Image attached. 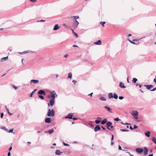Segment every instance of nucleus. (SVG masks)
Instances as JSON below:
<instances>
[{
	"instance_id": "obj_16",
	"label": "nucleus",
	"mask_w": 156,
	"mask_h": 156,
	"mask_svg": "<svg viewBox=\"0 0 156 156\" xmlns=\"http://www.w3.org/2000/svg\"><path fill=\"white\" fill-rule=\"evenodd\" d=\"M119 86L122 88H125L126 87L124 86V83L122 82L120 83Z\"/></svg>"
},
{
	"instance_id": "obj_9",
	"label": "nucleus",
	"mask_w": 156,
	"mask_h": 156,
	"mask_svg": "<svg viewBox=\"0 0 156 156\" xmlns=\"http://www.w3.org/2000/svg\"><path fill=\"white\" fill-rule=\"evenodd\" d=\"M104 108L106 109L107 110L110 112L112 113V109L110 108V107H108L107 106H106L104 107Z\"/></svg>"
},
{
	"instance_id": "obj_5",
	"label": "nucleus",
	"mask_w": 156,
	"mask_h": 156,
	"mask_svg": "<svg viewBox=\"0 0 156 156\" xmlns=\"http://www.w3.org/2000/svg\"><path fill=\"white\" fill-rule=\"evenodd\" d=\"M73 115V114L72 113H69L68 115L67 116H66L65 118V119H72V117Z\"/></svg>"
},
{
	"instance_id": "obj_43",
	"label": "nucleus",
	"mask_w": 156,
	"mask_h": 156,
	"mask_svg": "<svg viewBox=\"0 0 156 156\" xmlns=\"http://www.w3.org/2000/svg\"><path fill=\"white\" fill-rule=\"evenodd\" d=\"M124 98L122 96H119V99L120 100H122Z\"/></svg>"
},
{
	"instance_id": "obj_57",
	"label": "nucleus",
	"mask_w": 156,
	"mask_h": 156,
	"mask_svg": "<svg viewBox=\"0 0 156 156\" xmlns=\"http://www.w3.org/2000/svg\"><path fill=\"white\" fill-rule=\"evenodd\" d=\"M129 128H130L131 129V130H133V128H132V126H130V127H129Z\"/></svg>"
},
{
	"instance_id": "obj_19",
	"label": "nucleus",
	"mask_w": 156,
	"mask_h": 156,
	"mask_svg": "<svg viewBox=\"0 0 156 156\" xmlns=\"http://www.w3.org/2000/svg\"><path fill=\"white\" fill-rule=\"evenodd\" d=\"M62 152H60V151L59 150H56L55 151V154L56 155H60L62 153Z\"/></svg>"
},
{
	"instance_id": "obj_47",
	"label": "nucleus",
	"mask_w": 156,
	"mask_h": 156,
	"mask_svg": "<svg viewBox=\"0 0 156 156\" xmlns=\"http://www.w3.org/2000/svg\"><path fill=\"white\" fill-rule=\"evenodd\" d=\"M114 139V136L113 135H112V137L111 138V141H112Z\"/></svg>"
},
{
	"instance_id": "obj_25",
	"label": "nucleus",
	"mask_w": 156,
	"mask_h": 156,
	"mask_svg": "<svg viewBox=\"0 0 156 156\" xmlns=\"http://www.w3.org/2000/svg\"><path fill=\"white\" fill-rule=\"evenodd\" d=\"M72 73H69L68 74V78H71L72 77Z\"/></svg>"
},
{
	"instance_id": "obj_11",
	"label": "nucleus",
	"mask_w": 156,
	"mask_h": 156,
	"mask_svg": "<svg viewBox=\"0 0 156 156\" xmlns=\"http://www.w3.org/2000/svg\"><path fill=\"white\" fill-rule=\"evenodd\" d=\"M131 114L134 116H137L138 115V112L136 111H133Z\"/></svg>"
},
{
	"instance_id": "obj_7",
	"label": "nucleus",
	"mask_w": 156,
	"mask_h": 156,
	"mask_svg": "<svg viewBox=\"0 0 156 156\" xmlns=\"http://www.w3.org/2000/svg\"><path fill=\"white\" fill-rule=\"evenodd\" d=\"M112 123L111 122H108L107 123L106 125H107V128L108 129H109V130H110L111 129L109 128V127L110 126H112Z\"/></svg>"
},
{
	"instance_id": "obj_14",
	"label": "nucleus",
	"mask_w": 156,
	"mask_h": 156,
	"mask_svg": "<svg viewBox=\"0 0 156 156\" xmlns=\"http://www.w3.org/2000/svg\"><path fill=\"white\" fill-rule=\"evenodd\" d=\"M79 22L76 20H75L74 23V26L75 28L76 27L79 25Z\"/></svg>"
},
{
	"instance_id": "obj_59",
	"label": "nucleus",
	"mask_w": 156,
	"mask_h": 156,
	"mask_svg": "<svg viewBox=\"0 0 156 156\" xmlns=\"http://www.w3.org/2000/svg\"><path fill=\"white\" fill-rule=\"evenodd\" d=\"M12 149V147H10L9 149V151H10Z\"/></svg>"
},
{
	"instance_id": "obj_28",
	"label": "nucleus",
	"mask_w": 156,
	"mask_h": 156,
	"mask_svg": "<svg viewBox=\"0 0 156 156\" xmlns=\"http://www.w3.org/2000/svg\"><path fill=\"white\" fill-rule=\"evenodd\" d=\"M113 97L115 99H117L118 98V96L116 94H114V95L113 96Z\"/></svg>"
},
{
	"instance_id": "obj_18",
	"label": "nucleus",
	"mask_w": 156,
	"mask_h": 156,
	"mask_svg": "<svg viewBox=\"0 0 156 156\" xmlns=\"http://www.w3.org/2000/svg\"><path fill=\"white\" fill-rule=\"evenodd\" d=\"M60 28V27H58V24H56L55 25L54 27L53 28L54 30H57Z\"/></svg>"
},
{
	"instance_id": "obj_55",
	"label": "nucleus",
	"mask_w": 156,
	"mask_h": 156,
	"mask_svg": "<svg viewBox=\"0 0 156 156\" xmlns=\"http://www.w3.org/2000/svg\"><path fill=\"white\" fill-rule=\"evenodd\" d=\"M156 90V87L154 88V89H153L151 90V91H153L155 90Z\"/></svg>"
},
{
	"instance_id": "obj_6",
	"label": "nucleus",
	"mask_w": 156,
	"mask_h": 156,
	"mask_svg": "<svg viewBox=\"0 0 156 156\" xmlns=\"http://www.w3.org/2000/svg\"><path fill=\"white\" fill-rule=\"evenodd\" d=\"M38 94H43L44 95H45L46 94L45 91L43 90H40L38 92Z\"/></svg>"
},
{
	"instance_id": "obj_32",
	"label": "nucleus",
	"mask_w": 156,
	"mask_h": 156,
	"mask_svg": "<svg viewBox=\"0 0 156 156\" xmlns=\"http://www.w3.org/2000/svg\"><path fill=\"white\" fill-rule=\"evenodd\" d=\"M29 52V51H24L23 52H21L20 53V54H26V53H28Z\"/></svg>"
},
{
	"instance_id": "obj_48",
	"label": "nucleus",
	"mask_w": 156,
	"mask_h": 156,
	"mask_svg": "<svg viewBox=\"0 0 156 156\" xmlns=\"http://www.w3.org/2000/svg\"><path fill=\"white\" fill-rule=\"evenodd\" d=\"M119 150H122L121 147L119 145Z\"/></svg>"
},
{
	"instance_id": "obj_31",
	"label": "nucleus",
	"mask_w": 156,
	"mask_h": 156,
	"mask_svg": "<svg viewBox=\"0 0 156 156\" xmlns=\"http://www.w3.org/2000/svg\"><path fill=\"white\" fill-rule=\"evenodd\" d=\"M106 22H100V23L102 25V26L103 27L105 26L104 24Z\"/></svg>"
},
{
	"instance_id": "obj_30",
	"label": "nucleus",
	"mask_w": 156,
	"mask_h": 156,
	"mask_svg": "<svg viewBox=\"0 0 156 156\" xmlns=\"http://www.w3.org/2000/svg\"><path fill=\"white\" fill-rule=\"evenodd\" d=\"M137 80L136 78H134L133 79L132 82L133 83H135Z\"/></svg>"
},
{
	"instance_id": "obj_3",
	"label": "nucleus",
	"mask_w": 156,
	"mask_h": 156,
	"mask_svg": "<svg viewBox=\"0 0 156 156\" xmlns=\"http://www.w3.org/2000/svg\"><path fill=\"white\" fill-rule=\"evenodd\" d=\"M55 103V100L53 99H51L49 101V103H48V105L49 106L50 105L51 106H52Z\"/></svg>"
},
{
	"instance_id": "obj_27",
	"label": "nucleus",
	"mask_w": 156,
	"mask_h": 156,
	"mask_svg": "<svg viewBox=\"0 0 156 156\" xmlns=\"http://www.w3.org/2000/svg\"><path fill=\"white\" fill-rule=\"evenodd\" d=\"M100 99L102 101H106V99L104 97H101L100 98Z\"/></svg>"
},
{
	"instance_id": "obj_36",
	"label": "nucleus",
	"mask_w": 156,
	"mask_h": 156,
	"mask_svg": "<svg viewBox=\"0 0 156 156\" xmlns=\"http://www.w3.org/2000/svg\"><path fill=\"white\" fill-rule=\"evenodd\" d=\"M120 130L122 132H126L128 131V130L126 129H121Z\"/></svg>"
},
{
	"instance_id": "obj_26",
	"label": "nucleus",
	"mask_w": 156,
	"mask_h": 156,
	"mask_svg": "<svg viewBox=\"0 0 156 156\" xmlns=\"http://www.w3.org/2000/svg\"><path fill=\"white\" fill-rule=\"evenodd\" d=\"M147 150L146 148H144V154H147Z\"/></svg>"
},
{
	"instance_id": "obj_17",
	"label": "nucleus",
	"mask_w": 156,
	"mask_h": 156,
	"mask_svg": "<svg viewBox=\"0 0 156 156\" xmlns=\"http://www.w3.org/2000/svg\"><path fill=\"white\" fill-rule=\"evenodd\" d=\"M8 56L5 57H3L1 58V60L2 61H5L8 60Z\"/></svg>"
},
{
	"instance_id": "obj_56",
	"label": "nucleus",
	"mask_w": 156,
	"mask_h": 156,
	"mask_svg": "<svg viewBox=\"0 0 156 156\" xmlns=\"http://www.w3.org/2000/svg\"><path fill=\"white\" fill-rule=\"evenodd\" d=\"M73 82L74 83H75L76 82V80H73Z\"/></svg>"
},
{
	"instance_id": "obj_1",
	"label": "nucleus",
	"mask_w": 156,
	"mask_h": 156,
	"mask_svg": "<svg viewBox=\"0 0 156 156\" xmlns=\"http://www.w3.org/2000/svg\"><path fill=\"white\" fill-rule=\"evenodd\" d=\"M47 115L48 116H51L53 117L55 115V112L54 110L52 109L51 110L49 109L48 110Z\"/></svg>"
},
{
	"instance_id": "obj_50",
	"label": "nucleus",
	"mask_w": 156,
	"mask_h": 156,
	"mask_svg": "<svg viewBox=\"0 0 156 156\" xmlns=\"http://www.w3.org/2000/svg\"><path fill=\"white\" fill-rule=\"evenodd\" d=\"M91 123H94V122H91L90 123V125L91 126H93V125H92V124H91Z\"/></svg>"
},
{
	"instance_id": "obj_33",
	"label": "nucleus",
	"mask_w": 156,
	"mask_h": 156,
	"mask_svg": "<svg viewBox=\"0 0 156 156\" xmlns=\"http://www.w3.org/2000/svg\"><path fill=\"white\" fill-rule=\"evenodd\" d=\"M152 140L154 143L156 144V138H153Z\"/></svg>"
},
{
	"instance_id": "obj_58",
	"label": "nucleus",
	"mask_w": 156,
	"mask_h": 156,
	"mask_svg": "<svg viewBox=\"0 0 156 156\" xmlns=\"http://www.w3.org/2000/svg\"><path fill=\"white\" fill-rule=\"evenodd\" d=\"M73 47H78V46L76 45H73Z\"/></svg>"
},
{
	"instance_id": "obj_38",
	"label": "nucleus",
	"mask_w": 156,
	"mask_h": 156,
	"mask_svg": "<svg viewBox=\"0 0 156 156\" xmlns=\"http://www.w3.org/2000/svg\"><path fill=\"white\" fill-rule=\"evenodd\" d=\"M31 2H37V0H29Z\"/></svg>"
},
{
	"instance_id": "obj_62",
	"label": "nucleus",
	"mask_w": 156,
	"mask_h": 156,
	"mask_svg": "<svg viewBox=\"0 0 156 156\" xmlns=\"http://www.w3.org/2000/svg\"><path fill=\"white\" fill-rule=\"evenodd\" d=\"M128 41H129L131 43H132V42H133V41H131V40H130V39H128Z\"/></svg>"
},
{
	"instance_id": "obj_23",
	"label": "nucleus",
	"mask_w": 156,
	"mask_h": 156,
	"mask_svg": "<svg viewBox=\"0 0 156 156\" xmlns=\"http://www.w3.org/2000/svg\"><path fill=\"white\" fill-rule=\"evenodd\" d=\"M108 97L109 99H110L111 98H113V95L112 93H109L108 94Z\"/></svg>"
},
{
	"instance_id": "obj_45",
	"label": "nucleus",
	"mask_w": 156,
	"mask_h": 156,
	"mask_svg": "<svg viewBox=\"0 0 156 156\" xmlns=\"http://www.w3.org/2000/svg\"><path fill=\"white\" fill-rule=\"evenodd\" d=\"M13 129H11L9 131V133H13Z\"/></svg>"
},
{
	"instance_id": "obj_13",
	"label": "nucleus",
	"mask_w": 156,
	"mask_h": 156,
	"mask_svg": "<svg viewBox=\"0 0 156 156\" xmlns=\"http://www.w3.org/2000/svg\"><path fill=\"white\" fill-rule=\"evenodd\" d=\"M101 128L98 125H97L96 126L94 129V131L95 132H96L98 130H99Z\"/></svg>"
},
{
	"instance_id": "obj_15",
	"label": "nucleus",
	"mask_w": 156,
	"mask_h": 156,
	"mask_svg": "<svg viewBox=\"0 0 156 156\" xmlns=\"http://www.w3.org/2000/svg\"><path fill=\"white\" fill-rule=\"evenodd\" d=\"M39 82V81L38 80H31V83H37Z\"/></svg>"
},
{
	"instance_id": "obj_53",
	"label": "nucleus",
	"mask_w": 156,
	"mask_h": 156,
	"mask_svg": "<svg viewBox=\"0 0 156 156\" xmlns=\"http://www.w3.org/2000/svg\"><path fill=\"white\" fill-rule=\"evenodd\" d=\"M68 56H69V55L68 54H66L65 55L64 57L66 58Z\"/></svg>"
},
{
	"instance_id": "obj_39",
	"label": "nucleus",
	"mask_w": 156,
	"mask_h": 156,
	"mask_svg": "<svg viewBox=\"0 0 156 156\" xmlns=\"http://www.w3.org/2000/svg\"><path fill=\"white\" fill-rule=\"evenodd\" d=\"M12 87L13 88H14L16 90L17 88V87H16V86H15L14 85H12Z\"/></svg>"
},
{
	"instance_id": "obj_52",
	"label": "nucleus",
	"mask_w": 156,
	"mask_h": 156,
	"mask_svg": "<svg viewBox=\"0 0 156 156\" xmlns=\"http://www.w3.org/2000/svg\"><path fill=\"white\" fill-rule=\"evenodd\" d=\"M10 155H11V154H10V152L9 151L8 154V156H10Z\"/></svg>"
},
{
	"instance_id": "obj_8",
	"label": "nucleus",
	"mask_w": 156,
	"mask_h": 156,
	"mask_svg": "<svg viewBox=\"0 0 156 156\" xmlns=\"http://www.w3.org/2000/svg\"><path fill=\"white\" fill-rule=\"evenodd\" d=\"M144 86L148 90H150L152 88H153L154 87L153 85H145Z\"/></svg>"
},
{
	"instance_id": "obj_21",
	"label": "nucleus",
	"mask_w": 156,
	"mask_h": 156,
	"mask_svg": "<svg viewBox=\"0 0 156 156\" xmlns=\"http://www.w3.org/2000/svg\"><path fill=\"white\" fill-rule=\"evenodd\" d=\"M145 134L147 137H149L150 136V132L149 131H147L145 133Z\"/></svg>"
},
{
	"instance_id": "obj_10",
	"label": "nucleus",
	"mask_w": 156,
	"mask_h": 156,
	"mask_svg": "<svg viewBox=\"0 0 156 156\" xmlns=\"http://www.w3.org/2000/svg\"><path fill=\"white\" fill-rule=\"evenodd\" d=\"M45 122L50 123L51 122V119L49 118H47L45 119Z\"/></svg>"
},
{
	"instance_id": "obj_2",
	"label": "nucleus",
	"mask_w": 156,
	"mask_h": 156,
	"mask_svg": "<svg viewBox=\"0 0 156 156\" xmlns=\"http://www.w3.org/2000/svg\"><path fill=\"white\" fill-rule=\"evenodd\" d=\"M51 98L52 99H54L56 97V96H57V95L55 93V91H53L51 92Z\"/></svg>"
},
{
	"instance_id": "obj_63",
	"label": "nucleus",
	"mask_w": 156,
	"mask_h": 156,
	"mask_svg": "<svg viewBox=\"0 0 156 156\" xmlns=\"http://www.w3.org/2000/svg\"><path fill=\"white\" fill-rule=\"evenodd\" d=\"M101 128H102V129L104 130H105V128H104V127H103V126H101Z\"/></svg>"
},
{
	"instance_id": "obj_44",
	"label": "nucleus",
	"mask_w": 156,
	"mask_h": 156,
	"mask_svg": "<svg viewBox=\"0 0 156 156\" xmlns=\"http://www.w3.org/2000/svg\"><path fill=\"white\" fill-rule=\"evenodd\" d=\"M63 144L65 146H69V144H66V143H65L64 142L63 143Z\"/></svg>"
},
{
	"instance_id": "obj_24",
	"label": "nucleus",
	"mask_w": 156,
	"mask_h": 156,
	"mask_svg": "<svg viewBox=\"0 0 156 156\" xmlns=\"http://www.w3.org/2000/svg\"><path fill=\"white\" fill-rule=\"evenodd\" d=\"M54 132V130L53 129H51L48 130V133L49 134H51L53 133Z\"/></svg>"
},
{
	"instance_id": "obj_54",
	"label": "nucleus",
	"mask_w": 156,
	"mask_h": 156,
	"mask_svg": "<svg viewBox=\"0 0 156 156\" xmlns=\"http://www.w3.org/2000/svg\"><path fill=\"white\" fill-rule=\"evenodd\" d=\"M154 82L155 84H156V78H154Z\"/></svg>"
},
{
	"instance_id": "obj_22",
	"label": "nucleus",
	"mask_w": 156,
	"mask_h": 156,
	"mask_svg": "<svg viewBox=\"0 0 156 156\" xmlns=\"http://www.w3.org/2000/svg\"><path fill=\"white\" fill-rule=\"evenodd\" d=\"M107 122V119H105L103 120L101 122V124H105Z\"/></svg>"
},
{
	"instance_id": "obj_49",
	"label": "nucleus",
	"mask_w": 156,
	"mask_h": 156,
	"mask_svg": "<svg viewBox=\"0 0 156 156\" xmlns=\"http://www.w3.org/2000/svg\"><path fill=\"white\" fill-rule=\"evenodd\" d=\"M93 94V93H91L90 94H89L88 95V96H90L91 97H92V95Z\"/></svg>"
},
{
	"instance_id": "obj_37",
	"label": "nucleus",
	"mask_w": 156,
	"mask_h": 156,
	"mask_svg": "<svg viewBox=\"0 0 156 156\" xmlns=\"http://www.w3.org/2000/svg\"><path fill=\"white\" fill-rule=\"evenodd\" d=\"M73 32L75 35L77 37H78V34L74 32L73 30Z\"/></svg>"
},
{
	"instance_id": "obj_4",
	"label": "nucleus",
	"mask_w": 156,
	"mask_h": 156,
	"mask_svg": "<svg viewBox=\"0 0 156 156\" xmlns=\"http://www.w3.org/2000/svg\"><path fill=\"white\" fill-rule=\"evenodd\" d=\"M136 151L139 154H141L143 151V150L140 148H137L136 149Z\"/></svg>"
},
{
	"instance_id": "obj_60",
	"label": "nucleus",
	"mask_w": 156,
	"mask_h": 156,
	"mask_svg": "<svg viewBox=\"0 0 156 156\" xmlns=\"http://www.w3.org/2000/svg\"><path fill=\"white\" fill-rule=\"evenodd\" d=\"M114 144V142H112H112H111V145H113V144Z\"/></svg>"
},
{
	"instance_id": "obj_64",
	"label": "nucleus",
	"mask_w": 156,
	"mask_h": 156,
	"mask_svg": "<svg viewBox=\"0 0 156 156\" xmlns=\"http://www.w3.org/2000/svg\"><path fill=\"white\" fill-rule=\"evenodd\" d=\"M48 98H49V99H50L51 98V95L50 96V95H49L48 96Z\"/></svg>"
},
{
	"instance_id": "obj_42",
	"label": "nucleus",
	"mask_w": 156,
	"mask_h": 156,
	"mask_svg": "<svg viewBox=\"0 0 156 156\" xmlns=\"http://www.w3.org/2000/svg\"><path fill=\"white\" fill-rule=\"evenodd\" d=\"M4 115V114L3 113H1V117L2 118Z\"/></svg>"
},
{
	"instance_id": "obj_29",
	"label": "nucleus",
	"mask_w": 156,
	"mask_h": 156,
	"mask_svg": "<svg viewBox=\"0 0 156 156\" xmlns=\"http://www.w3.org/2000/svg\"><path fill=\"white\" fill-rule=\"evenodd\" d=\"M72 18H73L75 20L79 18V16H72L71 17Z\"/></svg>"
},
{
	"instance_id": "obj_20",
	"label": "nucleus",
	"mask_w": 156,
	"mask_h": 156,
	"mask_svg": "<svg viewBox=\"0 0 156 156\" xmlns=\"http://www.w3.org/2000/svg\"><path fill=\"white\" fill-rule=\"evenodd\" d=\"M94 44L97 45H101V40H99L97 42H95Z\"/></svg>"
},
{
	"instance_id": "obj_12",
	"label": "nucleus",
	"mask_w": 156,
	"mask_h": 156,
	"mask_svg": "<svg viewBox=\"0 0 156 156\" xmlns=\"http://www.w3.org/2000/svg\"><path fill=\"white\" fill-rule=\"evenodd\" d=\"M98 119L95 121V122L96 124H99L100 123L101 121V118L100 117H98L97 118Z\"/></svg>"
},
{
	"instance_id": "obj_34",
	"label": "nucleus",
	"mask_w": 156,
	"mask_h": 156,
	"mask_svg": "<svg viewBox=\"0 0 156 156\" xmlns=\"http://www.w3.org/2000/svg\"><path fill=\"white\" fill-rule=\"evenodd\" d=\"M6 110H7V111L8 112V113L10 115H12V114L10 113V112H9V109L8 108H7L6 107Z\"/></svg>"
},
{
	"instance_id": "obj_40",
	"label": "nucleus",
	"mask_w": 156,
	"mask_h": 156,
	"mask_svg": "<svg viewBox=\"0 0 156 156\" xmlns=\"http://www.w3.org/2000/svg\"><path fill=\"white\" fill-rule=\"evenodd\" d=\"M119 120V118H115V119H114V120L115 121H118Z\"/></svg>"
},
{
	"instance_id": "obj_35",
	"label": "nucleus",
	"mask_w": 156,
	"mask_h": 156,
	"mask_svg": "<svg viewBox=\"0 0 156 156\" xmlns=\"http://www.w3.org/2000/svg\"><path fill=\"white\" fill-rule=\"evenodd\" d=\"M41 99H42V100H43L44 99V97L42 96V95H39L38 96Z\"/></svg>"
},
{
	"instance_id": "obj_61",
	"label": "nucleus",
	"mask_w": 156,
	"mask_h": 156,
	"mask_svg": "<svg viewBox=\"0 0 156 156\" xmlns=\"http://www.w3.org/2000/svg\"><path fill=\"white\" fill-rule=\"evenodd\" d=\"M128 41H129L131 43H132V42H133V41H131V40H130V39H128Z\"/></svg>"
},
{
	"instance_id": "obj_51",
	"label": "nucleus",
	"mask_w": 156,
	"mask_h": 156,
	"mask_svg": "<svg viewBox=\"0 0 156 156\" xmlns=\"http://www.w3.org/2000/svg\"><path fill=\"white\" fill-rule=\"evenodd\" d=\"M121 123L122 124H128V125H130V124H128L127 123H124L122 122H121Z\"/></svg>"
},
{
	"instance_id": "obj_41",
	"label": "nucleus",
	"mask_w": 156,
	"mask_h": 156,
	"mask_svg": "<svg viewBox=\"0 0 156 156\" xmlns=\"http://www.w3.org/2000/svg\"><path fill=\"white\" fill-rule=\"evenodd\" d=\"M34 93V91H32L30 94V97H32V95Z\"/></svg>"
},
{
	"instance_id": "obj_46",
	"label": "nucleus",
	"mask_w": 156,
	"mask_h": 156,
	"mask_svg": "<svg viewBox=\"0 0 156 156\" xmlns=\"http://www.w3.org/2000/svg\"><path fill=\"white\" fill-rule=\"evenodd\" d=\"M138 127L137 126H136V125H135L134 126V127L133 128V129L137 128Z\"/></svg>"
}]
</instances>
